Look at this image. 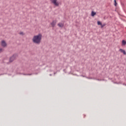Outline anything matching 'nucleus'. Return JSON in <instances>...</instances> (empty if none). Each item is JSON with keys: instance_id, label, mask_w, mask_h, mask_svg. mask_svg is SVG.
<instances>
[{"instance_id": "f257e3e1", "label": "nucleus", "mask_w": 126, "mask_h": 126, "mask_svg": "<svg viewBox=\"0 0 126 126\" xmlns=\"http://www.w3.org/2000/svg\"><path fill=\"white\" fill-rule=\"evenodd\" d=\"M42 40V34L39 33L36 35H34L32 39V41L34 44H40L41 41Z\"/></svg>"}, {"instance_id": "f03ea898", "label": "nucleus", "mask_w": 126, "mask_h": 126, "mask_svg": "<svg viewBox=\"0 0 126 126\" xmlns=\"http://www.w3.org/2000/svg\"><path fill=\"white\" fill-rule=\"evenodd\" d=\"M51 2L56 6H59L60 3L58 2V0H50Z\"/></svg>"}, {"instance_id": "7ed1b4c3", "label": "nucleus", "mask_w": 126, "mask_h": 126, "mask_svg": "<svg viewBox=\"0 0 126 126\" xmlns=\"http://www.w3.org/2000/svg\"><path fill=\"white\" fill-rule=\"evenodd\" d=\"M1 45L2 46V47H6L7 46V44H6V42H5V41L4 40H2L1 42Z\"/></svg>"}, {"instance_id": "20e7f679", "label": "nucleus", "mask_w": 126, "mask_h": 126, "mask_svg": "<svg viewBox=\"0 0 126 126\" xmlns=\"http://www.w3.org/2000/svg\"><path fill=\"white\" fill-rule=\"evenodd\" d=\"M15 58H16V55H13L10 58V63L13 62L15 60Z\"/></svg>"}, {"instance_id": "39448f33", "label": "nucleus", "mask_w": 126, "mask_h": 126, "mask_svg": "<svg viewBox=\"0 0 126 126\" xmlns=\"http://www.w3.org/2000/svg\"><path fill=\"white\" fill-rule=\"evenodd\" d=\"M57 24V21H53L51 23V26L52 27H54V26H56V25Z\"/></svg>"}, {"instance_id": "423d86ee", "label": "nucleus", "mask_w": 126, "mask_h": 126, "mask_svg": "<svg viewBox=\"0 0 126 126\" xmlns=\"http://www.w3.org/2000/svg\"><path fill=\"white\" fill-rule=\"evenodd\" d=\"M119 52H121V53H123L124 55H126V51H125L124 49H119Z\"/></svg>"}, {"instance_id": "0eeeda50", "label": "nucleus", "mask_w": 126, "mask_h": 126, "mask_svg": "<svg viewBox=\"0 0 126 126\" xmlns=\"http://www.w3.org/2000/svg\"><path fill=\"white\" fill-rule=\"evenodd\" d=\"M58 26L59 27H61V28H63V23H59L58 24Z\"/></svg>"}, {"instance_id": "6e6552de", "label": "nucleus", "mask_w": 126, "mask_h": 126, "mask_svg": "<svg viewBox=\"0 0 126 126\" xmlns=\"http://www.w3.org/2000/svg\"><path fill=\"white\" fill-rule=\"evenodd\" d=\"M122 46H126V40H122Z\"/></svg>"}, {"instance_id": "1a4fd4ad", "label": "nucleus", "mask_w": 126, "mask_h": 126, "mask_svg": "<svg viewBox=\"0 0 126 126\" xmlns=\"http://www.w3.org/2000/svg\"><path fill=\"white\" fill-rule=\"evenodd\" d=\"M92 16L94 17L95 16V15H96V12H94V11H92V14H91Z\"/></svg>"}, {"instance_id": "9d476101", "label": "nucleus", "mask_w": 126, "mask_h": 126, "mask_svg": "<svg viewBox=\"0 0 126 126\" xmlns=\"http://www.w3.org/2000/svg\"><path fill=\"white\" fill-rule=\"evenodd\" d=\"M19 34H20V35H21L22 36H23V35H24V32H19Z\"/></svg>"}, {"instance_id": "9b49d317", "label": "nucleus", "mask_w": 126, "mask_h": 126, "mask_svg": "<svg viewBox=\"0 0 126 126\" xmlns=\"http://www.w3.org/2000/svg\"><path fill=\"white\" fill-rule=\"evenodd\" d=\"M97 25H102V23H101L100 21H97Z\"/></svg>"}, {"instance_id": "f8f14e48", "label": "nucleus", "mask_w": 126, "mask_h": 126, "mask_svg": "<svg viewBox=\"0 0 126 126\" xmlns=\"http://www.w3.org/2000/svg\"><path fill=\"white\" fill-rule=\"evenodd\" d=\"M114 5H115V6H117V1H116V0H114Z\"/></svg>"}, {"instance_id": "ddd939ff", "label": "nucleus", "mask_w": 126, "mask_h": 126, "mask_svg": "<svg viewBox=\"0 0 126 126\" xmlns=\"http://www.w3.org/2000/svg\"><path fill=\"white\" fill-rule=\"evenodd\" d=\"M100 26H101V28H103V27H104V26H106V24H104L102 25V24H101V25H100Z\"/></svg>"}, {"instance_id": "4468645a", "label": "nucleus", "mask_w": 126, "mask_h": 126, "mask_svg": "<svg viewBox=\"0 0 126 126\" xmlns=\"http://www.w3.org/2000/svg\"><path fill=\"white\" fill-rule=\"evenodd\" d=\"M2 51H3V49H2V48H0V53H1Z\"/></svg>"}]
</instances>
